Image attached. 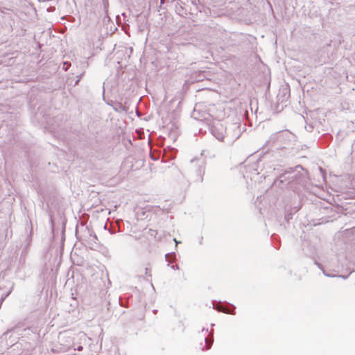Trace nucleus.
<instances>
[{
    "label": "nucleus",
    "instance_id": "obj_1",
    "mask_svg": "<svg viewBox=\"0 0 355 355\" xmlns=\"http://www.w3.org/2000/svg\"><path fill=\"white\" fill-rule=\"evenodd\" d=\"M309 182V174L302 166L298 165L285 171L274 182V184L280 188L284 186L293 191H297L300 187H305Z\"/></svg>",
    "mask_w": 355,
    "mask_h": 355
},
{
    "label": "nucleus",
    "instance_id": "obj_2",
    "mask_svg": "<svg viewBox=\"0 0 355 355\" xmlns=\"http://www.w3.org/2000/svg\"><path fill=\"white\" fill-rule=\"evenodd\" d=\"M268 143L277 150L284 151L282 155L293 153L296 143L295 136L288 130L277 132L270 135Z\"/></svg>",
    "mask_w": 355,
    "mask_h": 355
},
{
    "label": "nucleus",
    "instance_id": "obj_3",
    "mask_svg": "<svg viewBox=\"0 0 355 355\" xmlns=\"http://www.w3.org/2000/svg\"><path fill=\"white\" fill-rule=\"evenodd\" d=\"M225 141L227 144H232L241 135L242 130L239 123H233L225 127Z\"/></svg>",
    "mask_w": 355,
    "mask_h": 355
},
{
    "label": "nucleus",
    "instance_id": "obj_4",
    "mask_svg": "<svg viewBox=\"0 0 355 355\" xmlns=\"http://www.w3.org/2000/svg\"><path fill=\"white\" fill-rule=\"evenodd\" d=\"M72 335L73 334L69 331L60 333L58 341L60 345V351L61 352H69L75 346Z\"/></svg>",
    "mask_w": 355,
    "mask_h": 355
},
{
    "label": "nucleus",
    "instance_id": "obj_5",
    "mask_svg": "<svg viewBox=\"0 0 355 355\" xmlns=\"http://www.w3.org/2000/svg\"><path fill=\"white\" fill-rule=\"evenodd\" d=\"M211 135L218 141H225V130L224 125L219 121H214L209 127Z\"/></svg>",
    "mask_w": 355,
    "mask_h": 355
},
{
    "label": "nucleus",
    "instance_id": "obj_6",
    "mask_svg": "<svg viewBox=\"0 0 355 355\" xmlns=\"http://www.w3.org/2000/svg\"><path fill=\"white\" fill-rule=\"evenodd\" d=\"M212 308L218 311L223 312L225 313H229L234 315L235 306L230 303H223L218 302L217 303L212 302Z\"/></svg>",
    "mask_w": 355,
    "mask_h": 355
},
{
    "label": "nucleus",
    "instance_id": "obj_7",
    "mask_svg": "<svg viewBox=\"0 0 355 355\" xmlns=\"http://www.w3.org/2000/svg\"><path fill=\"white\" fill-rule=\"evenodd\" d=\"M202 334H203V337H204V341L205 343V345H206V349H208L211 347L212 343H213V338H209V334L208 333V329H202Z\"/></svg>",
    "mask_w": 355,
    "mask_h": 355
},
{
    "label": "nucleus",
    "instance_id": "obj_8",
    "mask_svg": "<svg viewBox=\"0 0 355 355\" xmlns=\"http://www.w3.org/2000/svg\"><path fill=\"white\" fill-rule=\"evenodd\" d=\"M315 264L320 268L322 270V272L323 274L327 276V277H336V275H331V274H329V273H327L324 270V268H323V266L318 263V261H315Z\"/></svg>",
    "mask_w": 355,
    "mask_h": 355
},
{
    "label": "nucleus",
    "instance_id": "obj_9",
    "mask_svg": "<svg viewBox=\"0 0 355 355\" xmlns=\"http://www.w3.org/2000/svg\"><path fill=\"white\" fill-rule=\"evenodd\" d=\"M112 107L116 112H119L120 110L123 109V106L122 105V104L118 102L114 103L113 105H112Z\"/></svg>",
    "mask_w": 355,
    "mask_h": 355
},
{
    "label": "nucleus",
    "instance_id": "obj_10",
    "mask_svg": "<svg viewBox=\"0 0 355 355\" xmlns=\"http://www.w3.org/2000/svg\"><path fill=\"white\" fill-rule=\"evenodd\" d=\"M198 172H199V175H200L199 180L200 182H202V180H203L202 175L205 173V168H204V167L200 166L198 168Z\"/></svg>",
    "mask_w": 355,
    "mask_h": 355
},
{
    "label": "nucleus",
    "instance_id": "obj_11",
    "mask_svg": "<svg viewBox=\"0 0 355 355\" xmlns=\"http://www.w3.org/2000/svg\"><path fill=\"white\" fill-rule=\"evenodd\" d=\"M175 256L174 254L168 253L165 255V258L167 261H173Z\"/></svg>",
    "mask_w": 355,
    "mask_h": 355
},
{
    "label": "nucleus",
    "instance_id": "obj_12",
    "mask_svg": "<svg viewBox=\"0 0 355 355\" xmlns=\"http://www.w3.org/2000/svg\"><path fill=\"white\" fill-rule=\"evenodd\" d=\"M248 170L251 172L252 170H253L254 171V173L258 175L259 173L257 171V169L256 168H254V166H248Z\"/></svg>",
    "mask_w": 355,
    "mask_h": 355
},
{
    "label": "nucleus",
    "instance_id": "obj_13",
    "mask_svg": "<svg viewBox=\"0 0 355 355\" xmlns=\"http://www.w3.org/2000/svg\"><path fill=\"white\" fill-rule=\"evenodd\" d=\"M73 351H76V350H78V351H82V350H83V346H81V345H78V346L77 347V348H75V347H73Z\"/></svg>",
    "mask_w": 355,
    "mask_h": 355
},
{
    "label": "nucleus",
    "instance_id": "obj_14",
    "mask_svg": "<svg viewBox=\"0 0 355 355\" xmlns=\"http://www.w3.org/2000/svg\"><path fill=\"white\" fill-rule=\"evenodd\" d=\"M146 275L149 277H151L152 276L148 268H146Z\"/></svg>",
    "mask_w": 355,
    "mask_h": 355
},
{
    "label": "nucleus",
    "instance_id": "obj_15",
    "mask_svg": "<svg viewBox=\"0 0 355 355\" xmlns=\"http://www.w3.org/2000/svg\"><path fill=\"white\" fill-rule=\"evenodd\" d=\"M198 243H199L200 245H202V243H203V237L202 236H200L199 237Z\"/></svg>",
    "mask_w": 355,
    "mask_h": 355
},
{
    "label": "nucleus",
    "instance_id": "obj_16",
    "mask_svg": "<svg viewBox=\"0 0 355 355\" xmlns=\"http://www.w3.org/2000/svg\"><path fill=\"white\" fill-rule=\"evenodd\" d=\"M171 268L173 269V270H178L179 269V266L177 264L173 265V266H171Z\"/></svg>",
    "mask_w": 355,
    "mask_h": 355
},
{
    "label": "nucleus",
    "instance_id": "obj_17",
    "mask_svg": "<svg viewBox=\"0 0 355 355\" xmlns=\"http://www.w3.org/2000/svg\"><path fill=\"white\" fill-rule=\"evenodd\" d=\"M340 277H342L343 279H345L347 278V276H344V275H340L339 276Z\"/></svg>",
    "mask_w": 355,
    "mask_h": 355
},
{
    "label": "nucleus",
    "instance_id": "obj_18",
    "mask_svg": "<svg viewBox=\"0 0 355 355\" xmlns=\"http://www.w3.org/2000/svg\"><path fill=\"white\" fill-rule=\"evenodd\" d=\"M173 241L175 242L176 245L180 243V241H178L176 239H174Z\"/></svg>",
    "mask_w": 355,
    "mask_h": 355
},
{
    "label": "nucleus",
    "instance_id": "obj_19",
    "mask_svg": "<svg viewBox=\"0 0 355 355\" xmlns=\"http://www.w3.org/2000/svg\"><path fill=\"white\" fill-rule=\"evenodd\" d=\"M352 233L355 234V227L352 229Z\"/></svg>",
    "mask_w": 355,
    "mask_h": 355
},
{
    "label": "nucleus",
    "instance_id": "obj_20",
    "mask_svg": "<svg viewBox=\"0 0 355 355\" xmlns=\"http://www.w3.org/2000/svg\"><path fill=\"white\" fill-rule=\"evenodd\" d=\"M107 103L109 105H110V106H112V105H113V104H114V103H112V101H111V103L107 102Z\"/></svg>",
    "mask_w": 355,
    "mask_h": 355
},
{
    "label": "nucleus",
    "instance_id": "obj_21",
    "mask_svg": "<svg viewBox=\"0 0 355 355\" xmlns=\"http://www.w3.org/2000/svg\"><path fill=\"white\" fill-rule=\"evenodd\" d=\"M153 313H157V310H154V311H153Z\"/></svg>",
    "mask_w": 355,
    "mask_h": 355
},
{
    "label": "nucleus",
    "instance_id": "obj_22",
    "mask_svg": "<svg viewBox=\"0 0 355 355\" xmlns=\"http://www.w3.org/2000/svg\"><path fill=\"white\" fill-rule=\"evenodd\" d=\"M78 82H79V79L77 80V81L76 82V84H77Z\"/></svg>",
    "mask_w": 355,
    "mask_h": 355
}]
</instances>
